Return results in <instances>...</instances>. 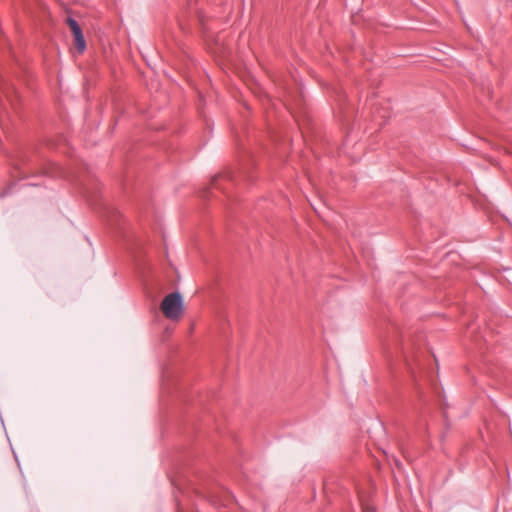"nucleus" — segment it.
<instances>
[{"instance_id":"nucleus-1","label":"nucleus","mask_w":512,"mask_h":512,"mask_svg":"<svg viewBox=\"0 0 512 512\" xmlns=\"http://www.w3.org/2000/svg\"><path fill=\"white\" fill-rule=\"evenodd\" d=\"M164 316L170 320H178L183 312V301L179 292H173L164 297L161 303Z\"/></svg>"},{"instance_id":"nucleus-2","label":"nucleus","mask_w":512,"mask_h":512,"mask_svg":"<svg viewBox=\"0 0 512 512\" xmlns=\"http://www.w3.org/2000/svg\"><path fill=\"white\" fill-rule=\"evenodd\" d=\"M66 22L74 35L76 49L79 53H83L86 49V42L79 24L75 19L70 17L67 18Z\"/></svg>"},{"instance_id":"nucleus-3","label":"nucleus","mask_w":512,"mask_h":512,"mask_svg":"<svg viewBox=\"0 0 512 512\" xmlns=\"http://www.w3.org/2000/svg\"><path fill=\"white\" fill-rule=\"evenodd\" d=\"M66 22L74 35L76 49L79 53H83L86 49V42L79 24L75 19L70 17L67 18Z\"/></svg>"},{"instance_id":"nucleus-4","label":"nucleus","mask_w":512,"mask_h":512,"mask_svg":"<svg viewBox=\"0 0 512 512\" xmlns=\"http://www.w3.org/2000/svg\"><path fill=\"white\" fill-rule=\"evenodd\" d=\"M364 512H374V509L372 507L366 506L363 508Z\"/></svg>"}]
</instances>
